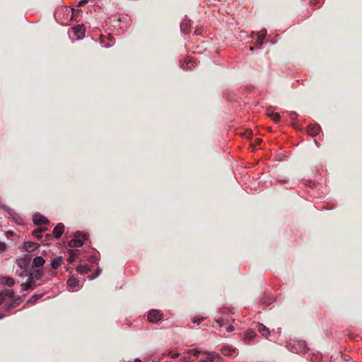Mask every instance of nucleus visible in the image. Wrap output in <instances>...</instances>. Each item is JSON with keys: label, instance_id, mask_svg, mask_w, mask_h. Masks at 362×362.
Returning <instances> with one entry per match:
<instances>
[{"label": "nucleus", "instance_id": "obj_1", "mask_svg": "<svg viewBox=\"0 0 362 362\" xmlns=\"http://www.w3.org/2000/svg\"><path fill=\"white\" fill-rule=\"evenodd\" d=\"M55 18L61 25H68L75 16V9L63 7L58 9L55 14Z\"/></svg>", "mask_w": 362, "mask_h": 362}, {"label": "nucleus", "instance_id": "obj_2", "mask_svg": "<svg viewBox=\"0 0 362 362\" xmlns=\"http://www.w3.org/2000/svg\"><path fill=\"white\" fill-rule=\"evenodd\" d=\"M13 295L14 293L11 289H6L0 293V304L4 303L5 300H8L4 304V307L6 310L13 308L20 303L18 300H13Z\"/></svg>", "mask_w": 362, "mask_h": 362}, {"label": "nucleus", "instance_id": "obj_3", "mask_svg": "<svg viewBox=\"0 0 362 362\" xmlns=\"http://www.w3.org/2000/svg\"><path fill=\"white\" fill-rule=\"evenodd\" d=\"M286 348L293 353L303 354L306 351V343L303 340H289Z\"/></svg>", "mask_w": 362, "mask_h": 362}, {"label": "nucleus", "instance_id": "obj_4", "mask_svg": "<svg viewBox=\"0 0 362 362\" xmlns=\"http://www.w3.org/2000/svg\"><path fill=\"white\" fill-rule=\"evenodd\" d=\"M87 236L86 234L78 231L74 234V238L69 240L68 245L70 247H81L83 245V240H85Z\"/></svg>", "mask_w": 362, "mask_h": 362}, {"label": "nucleus", "instance_id": "obj_5", "mask_svg": "<svg viewBox=\"0 0 362 362\" xmlns=\"http://www.w3.org/2000/svg\"><path fill=\"white\" fill-rule=\"evenodd\" d=\"M43 274L44 272L41 269H34L33 272L29 270L22 271L19 275L22 276H29L37 281L42 279Z\"/></svg>", "mask_w": 362, "mask_h": 362}, {"label": "nucleus", "instance_id": "obj_6", "mask_svg": "<svg viewBox=\"0 0 362 362\" xmlns=\"http://www.w3.org/2000/svg\"><path fill=\"white\" fill-rule=\"evenodd\" d=\"M71 32L76 37V40H81L84 37L86 28L83 25H77L71 28Z\"/></svg>", "mask_w": 362, "mask_h": 362}, {"label": "nucleus", "instance_id": "obj_7", "mask_svg": "<svg viewBox=\"0 0 362 362\" xmlns=\"http://www.w3.org/2000/svg\"><path fill=\"white\" fill-rule=\"evenodd\" d=\"M163 316V313L159 310H151L148 312V320L150 322H157L160 320H161Z\"/></svg>", "mask_w": 362, "mask_h": 362}, {"label": "nucleus", "instance_id": "obj_8", "mask_svg": "<svg viewBox=\"0 0 362 362\" xmlns=\"http://www.w3.org/2000/svg\"><path fill=\"white\" fill-rule=\"evenodd\" d=\"M40 284H37V281L30 277L28 276V280L26 282L21 284V288L22 291H25L29 289H34L37 285Z\"/></svg>", "mask_w": 362, "mask_h": 362}, {"label": "nucleus", "instance_id": "obj_9", "mask_svg": "<svg viewBox=\"0 0 362 362\" xmlns=\"http://www.w3.org/2000/svg\"><path fill=\"white\" fill-rule=\"evenodd\" d=\"M67 287L69 291L74 292L79 290L80 288V284L79 281L74 278L71 277L67 281Z\"/></svg>", "mask_w": 362, "mask_h": 362}, {"label": "nucleus", "instance_id": "obj_10", "mask_svg": "<svg viewBox=\"0 0 362 362\" xmlns=\"http://www.w3.org/2000/svg\"><path fill=\"white\" fill-rule=\"evenodd\" d=\"M30 259L28 257H25L23 258H21L17 259L16 264L23 271L28 270Z\"/></svg>", "mask_w": 362, "mask_h": 362}, {"label": "nucleus", "instance_id": "obj_11", "mask_svg": "<svg viewBox=\"0 0 362 362\" xmlns=\"http://www.w3.org/2000/svg\"><path fill=\"white\" fill-rule=\"evenodd\" d=\"M256 328L258 330V332L262 334V337H264L265 338L268 339L270 331L269 328H267L266 326L261 323H257Z\"/></svg>", "mask_w": 362, "mask_h": 362}, {"label": "nucleus", "instance_id": "obj_12", "mask_svg": "<svg viewBox=\"0 0 362 362\" xmlns=\"http://www.w3.org/2000/svg\"><path fill=\"white\" fill-rule=\"evenodd\" d=\"M33 221L34 224L40 225L42 223H47L49 221L39 213H36L33 215Z\"/></svg>", "mask_w": 362, "mask_h": 362}, {"label": "nucleus", "instance_id": "obj_13", "mask_svg": "<svg viewBox=\"0 0 362 362\" xmlns=\"http://www.w3.org/2000/svg\"><path fill=\"white\" fill-rule=\"evenodd\" d=\"M203 354L206 355V359L210 362H218L221 359L219 354L216 352L204 351Z\"/></svg>", "mask_w": 362, "mask_h": 362}, {"label": "nucleus", "instance_id": "obj_14", "mask_svg": "<svg viewBox=\"0 0 362 362\" xmlns=\"http://www.w3.org/2000/svg\"><path fill=\"white\" fill-rule=\"evenodd\" d=\"M195 62L193 61L192 58L187 57L185 59L181 66L185 70H190L192 67L195 66Z\"/></svg>", "mask_w": 362, "mask_h": 362}, {"label": "nucleus", "instance_id": "obj_15", "mask_svg": "<svg viewBox=\"0 0 362 362\" xmlns=\"http://www.w3.org/2000/svg\"><path fill=\"white\" fill-rule=\"evenodd\" d=\"M64 226L63 223H59L53 230V235L56 239L61 238L64 233Z\"/></svg>", "mask_w": 362, "mask_h": 362}, {"label": "nucleus", "instance_id": "obj_16", "mask_svg": "<svg viewBox=\"0 0 362 362\" xmlns=\"http://www.w3.org/2000/svg\"><path fill=\"white\" fill-rule=\"evenodd\" d=\"M320 127L318 124H310L308 127V134L312 136L317 135L320 132Z\"/></svg>", "mask_w": 362, "mask_h": 362}, {"label": "nucleus", "instance_id": "obj_17", "mask_svg": "<svg viewBox=\"0 0 362 362\" xmlns=\"http://www.w3.org/2000/svg\"><path fill=\"white\" fill-rule=\"evenodd\" d=\"M267 35V30L263 29L257 34V39L256 44L258 46H261L263 44L264 39Z\"/></svg>", "mask_w": 362, "mask_h": 362}, {"label": "nucleus", "instance_id": "obj_18", "mask_svg": "<svg viewBox=\"0 0 362 362\" xmlns=\"http://www.w3.org/2000/svg\"><path fill=\"white\" fill-rule=\"evenodd\" d=\"M37 247H38L37 244L30 242V241L26 242L24 244V249L28 252H33V251L35 250Z\"/></svg>", "mask_w": 362, "mask_h": 362}, {"label": "nucleus", "instance_id": "obj_19", "mask_svg": "<svg viewBox=\"0 0 362 362\" xmlns=\"http://www.w3.org/2000/svg\"><path fill=\"white\" fill-rule=\"evenodd\" d=\"M45 263L44 259L40 257H36L33 259L32 267H42Z\"/></svg>", "mask_w": 362, "mask_h": 362}, {"label": "nucleus", "instance_id": "obj_20", "mask_svg": "<svg viewBox=\"0 0 362 362\" xmlns=\"http://www.w3.org/2000/svg\"><path fill=\"white\" fill-rule=\"evenodd\" d=\"M62 262V257H57L56 258H54L52 260L51 262V267L52 269H56L60 267Z\"/></svg>", "mask_w": 362, "mask_h": 362}, {"label": "nucleus", "instance_id": "obj_21", "mask_svg": "<svg viewBox=\"0 0 362 362\" xmlns=\"http://www.w3.org/2000/svg\"><path fill=\"white\" fill-rule=\"evenodd\" d=\"M189 21L184 20L180 23V29L185 34H187L189 32Z\"/></svg>", "mask_w": 362, "mask_h": 362}, {"label": "nucleus", "instance_id": "obj_22", "mask_svg": "<svg viewBox=\"0 0 362 362\" xmlns=\"http://www.w3.org/2000/svg\"><path fill=\"white\" fill-rule=\"evenodd\" d=\"M1 282L9 287L13 286L15 284V281H14L13 278H12V277H3L1 279Z\"/></svg>", "mask_w": 362, "mask_h": 362}, {"label": "nucleus", "instance_id": "obj_23", "mask_svg": "<svg viewBox=\"0 0 362 362\" xmlns=\"http://www.w3.org/2000/svg\"><path fill=\"white\" fill-rule=\"evenodd\" d=\"M221 351L223 355L230 356L235 351V349L233 348L228 346H223L221 349Z\"/></svg>", "mask_w": 362, "mask_h": 362}, {"label": "nucleus", "instance_id": "obj_24", "mask_svg": "<svg viewBox=\"0 0 362 362\" xmlns=\"http://www.w3.org/2000/svg\"><path fill=\"white\" fill-rule=\"evenodd\" d=\"M76 270L81 274H87L90 270V267L88 264L79 265L76 267Z\"/></svg>", "mask_w": 362, "mask_h": 362}, {"label": "nucleus", "instance_id": "obj_25", "mask_svg": "<svg viewBox=\"0 0 362 362\" xmlns=\"http://www.w3.org/2000/svg\"><path fill=\"white\" fill-rule=\"evenodd\" d=\"M256 335L257 334H256L255 331H253V330H248L245 334L244 339L245 340L251 341L252 339H253L256 337Z\"/></svg>", "mask_w": 362, "mask_h": 362}, {"label": "nucleus", "instance_id": "obj_26", "mask_svg": "<svg viewBox=\"0 0 362 362\" xmlns=\"http://www.w3.org/2000/svg\"><path fill=\"white\" fill-rule=\"evenodd\" d=\"M13 220L18 225L23 224V218L16 213L11 214Z\"/></svg>", "mask_w": 362, "mask_h": 362}, {"label": "nucleus", "instance_id": "obj_27", "mask_svg": "<svg viewBox=\"0 0 362 362\" xmlns=\"http://www.w3.org/2000/svg\"><path fill=\"white\" fill-rule=\"evenodd\" d=\"M267 116L271 117L274 121L278 122L280 119V114L279 112L267 111Z\"/></svg>", "mask_w": 362, "mask_h": 362}, {"label": "nucleus", "instance_id": "obj_28", "mask_svg": "<svg viewBox=\"0 0 362 362\" xmlns=\"http://www.w3.org/2000/svg\"><path fill=\"white\" fill-rule=\"evenodd\" d=\"M45 228H40L33 231V235L38 239L42 238V233L45 230Z\"/></svg>", "mask_w": 362, "mask_h": 362}, {"label": "nucleus", "instance_id": "obj_29", "mask_svg": "<svg viewBox=\"0 0 362 362\" xmlns=\"http://www.w3.org/2000/svg\"><path fill=\"white\" fill-rule=\"evenodd\" d=\"M43 296V293H40V294H34L29 299V302L30 303H35L38 299H40V298H42Z\"/></svg>", "mask_w": 362, "mask_h": 362}, {"label": "nucleus", "instance_id": "obj_30", "mask_svg": "<svg viewBox=\"0 0 362 362\" xmlns=\"http://www.w3.org/2000/svg\"><path fill=\"white\" fill-rule=\"evenodd\" d=\"M187 352L192 354L194 356H197L199 354H203L204 351L198 349H189Z\"/></svg>", "mask_w": 362, "mask_h": 362}, {"label": "nucleus", "instance_id": "obj_31", "mask_svg": "<svg viewBox=\"0 0 362 362\" xmlns=\"http://www.w3.org/2000/svg\"><path fill=\"white\" fill-rule=\"evenodd\" d=\"M6 250V244L0 241V252H3Z\"/></svg>", "mask_w": 362, "mask_h": 362}, {"label": "nucleus", "instance_id": "obj_32", "mask_svg": "<svg viewBox=\"0 0 362 362\" xmlns=\"http://www.w3.org/2000/svg\"><path fill=\"white\" fill-rule=\"evenodd\" d=\"M204 320V317H194L193 319L194 323H200Z\"/></svg>", "mask_w": 362, "mask_h": 362}, {"label": "nucleus", "instance_id": "obj_33", "mask_svg": "<svg viewBox=\"0 0 362 362\" xmlns=\"http://www.w3.org/2000/svg\"><path fill=\"white\" fill-rule=\"evenodd\" d=\"M226 330L228 332H231L234 330V327L232 325H229L227 327Z\"/></svg>", "mask_w": 362, "mask_h": 362}, {"label": "nucleus", "instance_id": "obj_34", "mask_svg": "<svg viewBox=\"0 0 362 362\" xmlns=\"http://www.w3.org/2000/svg\"><path fill=\"white\" fill-rule=\"evenodd\" d=\"M13 235V232L12 230H8V231H6V235L7 237H10V236H11V235Z\"/></svg>", "mask_w": 362, "mask_h": 362}, {"label": "nucleus", "instance_id": "obj_35", "mask_svg": "<svg viewBox=\"0 0 362 362\" xmlns=\"http://www.w3.org/2000/svg\"><path fill=\"white\" fill-rule=\"evenodd\" d=\"M179 356H180V354L175 353V354H172L171 358L173 359H175V358H178Z\"/></svg>", "mask_w": 362, "mask_h": 362}, {"label": "nucleus", "instance_id": "obj_36", "mask_svg": "<svg viewBox=\"0 0 362 362\" xmlns=\"http://www.w3.org/2000/svg\"><path fill=\"white\" fill-rule=\"evenodd\" d=\"M87 2H88V1H87V0H83V1H81L79 2L78 5H79L80 6H81L85 5Z\"/></svg>", "mask_w": 362, "mask_h": 362}, {"label": "nucleus", "instance_id": "obj_37", "mask_svg": "<svg viewBox=\"0 0 362 362\" xmlns=\"http://www.w3.org/2000/svg\"><path fill=\"white\" fill-rule=\"evenodd\" d=\"M310 4L316 5V4H319V1L317 0H310Z\"/></svg>", "mask_w": 362, "mask_h": 362}, {"label": "nucleus", "instance_id": "obj_38", "mask_svg": "<svg viewBox=\"0 0 362 362\" xmlns=\"http://www.w3.org/2000/svg\"><path fill=\"white\" fill-rule=\"evenodd\" d=\"M290 117H291V118L292 119H293L296 117V112H291V113L290 114Z\"/></svg>", "mask_w": 362, "mask_h": 362}, {"label": "nucleus", "instance_id": "obj_39", "mask_svg": "<svg viewBox=\"0 0 362 362\" xmlns=\"http://www.w3.org/2000/svg\"><path fill=\"white\" fill-rule=\"evenodd\" d=\"M199 362H208V360L206 359V356H205L204 358H200Z\"/></svg>", "mask_w": 362, "mask_h": 362}, {"label": "nucleus", "instance_id": "obj_40", "mask_svg": "<svg viewBox=\"0 0 362 362\" xmlns=\"http://www.w3.org/2000/svg\"><path fill=\"white\" fill-rule=\"evenodd\" d=\"M73 260H74L73 256L72 255L69 256V257L68 258V261L69 262H73Z\"/></svg>", "mask_w": 362, "mask_h": 362}, {"label": "nucleus", "instance_id": "obj_41", "mask_svg": "<svg viewBox=\"0 0 362 362\" xmlns=\"http://www.w3.org/2000/svg\"><path fill=\"white\" fill-rule=\"evenodd\" d=\"M216 322L218 323L220 326H222L221 321L220 320H217Z\"/></svg>", "mask_w": 362, "mask_h": 362}, {"label": "nucleus", "instance_id": "obj_42", "mask_svg": "<svg viewBox=\"0 0 362 362\" xmlns=\"http://www.w3.org/2000/svg\"><path fill=\"white\" fill-rule=\"evenodd\" d=\"M80 12L79 9H75V15L78 14Z\"/></svg>", "mask_w": 362, "mask_h": 362}, {"label": "nucleus", "instance_id": "obj_43", "mask_svg": "<svg viewBox=\"0 0 362 362\" xmlns=\"http://www.w3.org/2000/svg\"><path fill=\"white\" fill-rule=\"evenodd\" d=\"M110 46H111L110 45H105L103 47H105V48H108Z\"/></svg>", "mask_w": 362, "mask_h": 362}, {"label": "nucleus", "instance_id": "obj_44", "mask_svg": "<svg viewBox=\"0 0 362 362\" xmlns=\"http://www.w3.org/2000/svg\"><path fill=\"white\" fill-rule=\"evenodd\" d=\"M6 316V315L0 314V319L4 318Z\"/></svg>", "mask_w": 362, "mask_h": 362}, {"label": "nucleus", "instance_id": "obj_45", "mask_svg": "<svg viewBox=\"0 0 362 362\" xmlns=\"http://www.w3.org/2000/svg\"><path fill=\"white\" fill-rule=\"evenodd\" d=\"M135 362H141V361L139 359H136Z\"/></svg>", "mask_w": 362, "mask_h": 362}, {"label": "nucleus", "instance_id": "obj_46", "mask_svg": "<svg viewBox=\"0 0 362 362\" xmlns=\"http://www.w3.org/2000/svg\"><path fill=\"white\" fill-rule=\"evenodd\" d=\"M98 272H100V269H99V270H98ZM98 274H99V273L96 274L95 276H98Z\"/></svg>", "mask_w": 362, "mask_h": 362}, {"label": "nucleus", "instance_id": "obj_47", "mask_svg": "<svg viewBox=\"0 0 362 362\" xmlns=\"http://www.w3.org/2000/svg\"><path fill=\"white\" fill-rule=\"evenodd\" d=\"M112 36H110V37H109V40H112Z\"/></svg>", "mask_w": 362, "mask_h": 362}]
</instances>
